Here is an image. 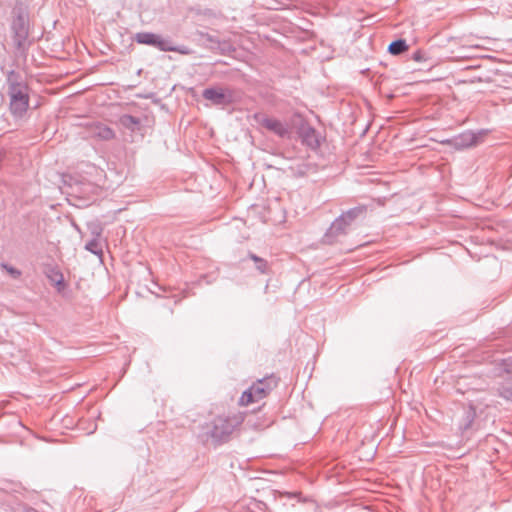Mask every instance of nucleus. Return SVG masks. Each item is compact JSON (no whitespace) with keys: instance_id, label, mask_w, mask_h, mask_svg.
Returning <instances> with one entry per match:
<instances>
[{"instance_id":"obj_1","label":"nucleus","mask_w":512,"mask_h":512,"mask_svg":"<svg viewBox=\"0 0 512 512\" xmlns=\"http://www.w3.org/2000/svg\"><path fill=\"white\" fill-rule=\"evenodd\" d=\"M275 386L276 381L272 377L257 381L249 389L243 392L240 398V404L248 406L259 402L264 399Z\"/></svg>"},{"instance_id":"obj_2","label":"nucleus","mask_w":512,"mask_h":512,"mask_svg":"<svg viewBox=\"0 0 512 512\" xmlns=\"http://www.w3.org/2000/svg\"><path fill=\"white\" fill-rule=\"evenodd\" d=\"M10 110L16 117H22L29 108V94L25 85H11L9 89Z\"/></svg>"},{"instance_id":"obj_3","label":"nucleus","mask_w":512,"mask_h":512,"mask_svg":"<svg viewBox=\"0 0 512 512\" xmlns=\"http://www.w3.org/2000/svg\"><path fill=\"white\" fill-rule=\"evenodd\" d=\"M199 437L203 442L211 441L215 446L221 445L224 437V418L218 417L212 423L203 426Z\"/></svg>"},{"instance_id":"obj_4","label":"nucleus","mask_w":512,"mask_h":512,"mask_svg":"<svg viewBox=\"0 0 512 512\" xmlns=\"http://www.w3.org/2000/svg\"><path fill=\"white\" fill-rule=\"evenodd\" d=\"M136 41L140 44L153 45L162 51H177L181 54H188L189 51L186 48L178 49L174 47L171 42L162 39L160 36L153 33H138L136 34Z\"/></svg>"},{"instance_id":"obj_5","label":"nucleus","mask_w":512,"mask_h":512,"mask_svg":"<svg viewBox=\"0 0 512 512\" xmlns=\"http://www.w3.org/2000/svg\"><path fill=\"white\" fill-rule=\"evenodd\" d=\"M258 123L262 127L274 132L279 136H284L288 132L287 128L280 121L274 118L261 116L258 118Z\"/></svg>"},{"instance_id":"obj_6","label":"nucleus","mask_w":512,"mask_h":512,"mask_svg":"<svg viewBox=\"0 0 512 512\" xmlns=\"http://www.w3.org/2000/svg\"><path fill=\"white\" fill-rule=\"evenodd\" d=\"M300 135L303 139V142L306 143L311 148H317L319 146V138L316 135L314 129L308 126H303L300 131Z\"/></svg>"},{"instance_id":"obj_7","label":"nucleus","mask_w":512,"mask_h":512,"mask_svg":"<svg viewBox=\"0 0 512 512\" xmlns=\"http://www.w3.org/2000/svg\"><path fill=\"white\" fill-rule=\"evenodd\" d=\"M45 274L47 278L60 290L64 287V277L61 271L55 266H48Z\"/></svg>"},{"instance_id":"obj_8","label":"nucleus","mask_w":512,"mask_h":512,"mask_svg":"<svg viewBox=\"0 0 512 512\" xmlns=\"http://www.w3.org/2000/svg\"><path fill=\"white\" fill-rule=\"evenodd\" d=\"M22 490V486L20 483L8 481V480H0V491L8 494L20 493Z\"/></svg>"},{"instance_id":"obj_9","label":"nucleus","mask_w":512,"mask_h":512,"mask_svg":"<svg viewBox=\"0 0 512 512\" xmlns=\"http://www.w3.org/2000/svg\"><path fill=\"white\" fill-rule=\"evenodd\" d=\"M407 50H408V45L406 44L405 40L394 41L388 47V51L393 55H398Z\"/></svg>"},{"instance_id":"obj_10","label":"nucleus","mask_w":512,"mask_h":512,"mask_svg":"<svg viewBox=\"0 0 512 512\" xmlns=\"http://www.w3.org/2000/svg\"><path fill=\"white\" fill-rule=\"evenodd\" d=\"M85 249L95 255H102V248L96 239H91L89 242H87Z\"/></svg>"},{"instance_id":"obj_11","label":"nucleus","mask_w":512,"mask_h":512,"mask_svg":"<svg viewBox=\"0 0 512 512\" xmlns=\"http://www.w3.org/2000/svg\"><path fill=\"white\" fill-rule=\"evenodd\" d=\"M0 267L3 270H5L13 279H18L22 275V272L19 269L15 268L7 263H4V262L1 263Z\"/></svg>"},{"instance_id":"obj_12","label":"nucleus","mask_w":512,"mask_h":512,"mask_svg":"<svg viewBox=\"0 0 512 512\" xmlns=\"http://www.w3.org/2000/svg\"><path fill=\"white\" fill-rule=\"evenodd\" d=\"M203 95L206 99L212 100L214 102H220L223 97L222 93L214 89H206Z\"/></svg>"},{"instance_id":"obj_13","label":"nucleus","mask_w":512,"mask_h":512,"mask_svg":"<svg viewBox=\"0 0 512 512\" xmlns=\"http://www.w3.org/2000/svg\"><path fill=\"white\" fill-rule=\"evenodd\" d=\"M97 135L100 138L107 140V139L112 138L114 134L110 128L103 126V127H98Z\"/></svg>"},{"instance_id":"obj_14","label":"nucleus","mask_w":512,"mask_h":512,"mask_svg":"<svg viewBox=\"0 0 512 512\" xmlns=\"http://www.w3.org/2000/svg\"><path fill=\"white\" fill-rule=\"evenodd\" d=\"M500 394L507 400H512V387L508 384L502 385Z\"/></svg>"},{"instance_id":"obj_15","label":"nucleus","mask_w":512,"mask_h":512,"mask_svg":"<svg viewBox=\"0 0 512 512\" xmlns=\"http://www.w3.org/2000/svg\"><path fill=\"white\" fill-rule=\"evenodd\" d=\"M252 259H253L256 263H258V266H257V267H258V269H259L261 272H265V270H266V266H267V265H266V262H265L264 260H262V259H259V258L255 257V256H253V257H252Z\"/></svg>"},{"instance_id":"obj_16","label":"nucleus","mask_w":512,"mask_h":512,"mask_svg":"<svg viewBox=\"0 0 512 512\" xmlns=\"http://www.w3.org/2000/svg\"><path fill=\"white\" fill-rule=\"evenodd\" d=\"M214 280L215 278L210 275H204L201 278V282H205L206 284H211Z\"/></svg>"},{"instance_id":"obj_17","label":"nucleus","mask_w":512,"mask_h":512,"mask_svg":"<svg viewBox=\"0 0 512 512\" xmlns=\"http://www.w3.org/2000/svg\"><path fill=\"white\" fill-rule=\"evenodd\" d=\"M505 370L507 373L512 374V361L505 363Z\"/></svg>"},{"instance_id":"obj_18","label":"nucleus","mask_w":512,"mask_h":512,"mask_svg":"<svg viewBox=\"0 0 512 512\" xmlns=\"http://www.w3.org/2000/svg\"><path fill=\"white\" fill-rule=\"evenodd\" d=\"M339 225H340V221H339V222H337V223H335V224H334V226H333V228H336V227H337V226H339Z\"/></svg>"},{"instance_id":"obj_19","label":"nucleus","mask_w":512,"mask_h":512,"mask_svg":"<svg viewBox=\"0 0 512 512\" xmlns=\"http://www.w3.org/2000/svg\"><path fill=\"white\" fill-rule=\"evenodd\" d=\"M107 166H109L110 162L106 161ZM111 164H115V162H111Z\"/></svg>"}]
</instances>
